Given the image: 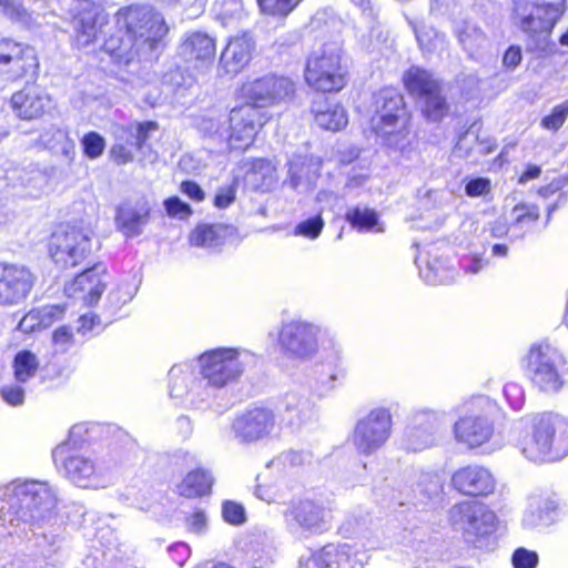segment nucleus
Masks as SVG:
<instances>
[{
  "label": "nucleus",
  "instance_id": "1",
  "mask_svg": "<svg viewBox=\"0 0 568 568\" xmlns=\"http://www.w3.org/2000/svg\"><path fill=\"white\" fill-rule=\"evenodd\" d=\"M57 503V493L48 481L16 479L0 485V541L30 528L41 556L53 567L62 566L70 545Z\"/></svg>",
  "mask_w": 568,
  "mask_h": 568
},
{
  "label": "nucleus",
  "instance_id": "2",
  "mask_svg": "<svg viewBox=\"0 0 568 568\" xmlns=\"http://www.w3.org/2000/svg\"><path fill=\"white\" fill-rule=\"evenodd\" d=\"M237 95L243 102L230 110L227 142L232 149L245 151L272 119L264 109L293 100L296 83L271 72L244 80L237 88Z\"/></svg>",
  "mask_w": 568,
  "mask_h": 568
},
{
  "label": "nucleus",
  "instance_id": "3",
  "mask_svg": "<svg viewBox=\"0 0 568 568\" xmlns=\"http://www.w3.org/2000/svg\"><path fill=\"white\" fill-rule=\"evenodd\" d=\"M116 23L121 30L125 29V38L119 40V45L111 38L104 47L112 55L125 62L153 51L168 32L163 17L150 6L120 9Z\"/></svg>",
  "mask_w": 568,
  "mask_h": 568
},
{
  "label": "nucleus",
  "instance_id": "4",
  "mask_svg": "<svg viewBox=\"0 0 568 568\" xmlns=\"http://www.w3.org/2000/svg\"><path fill=\"white\" fill-rule=\"evenodd\" d=\"M374 111L369 120L373 134L387 148L400 152L413 148L414 113L404 94L396 88L381 89L374 97Z\"/></svg>",
  "mask_w": 568,
  "mask_h": 568
},
{
  "label": "nucleus",
  "instance_id": "5",
  "mask_svg": "<svg viewBox=\"0 0 568 568\" xmlns=\"http://www.w3.org/2000/svg\"><path fill=\"white\" fill-rule=\"evenodd\" d=\"M518 446L531 462H550L562 457L568 454V420L551 412L529 415Z\"/></svg>",
  "mask_w": 568,
  "mask_h": 568
},
{
  "label": "nucleus",
  "instance_id": "6",
  "mask_svg": "<svg viewBox=\"0 0 568 568\" xmlns=\"http://www.w3.org/2000/svg\"><path fill=\"white\" fill-rule=\"evenodd\" d=\"M405 91L418 105L426 123L439 124L452 116L453 110L443 82L429 70L412 65L402 75Z\"/></svg>",
  "mask_w": 568,
  "mask_h": 568
},
{
  "label": "nucleus",
  "instance_id": "7",
  "mask_svg": "<svg viewBox=\"0 0 568 568\" xmlns=\"http://www.w3.org/2000/svg\"><path fill=\"white\" fill-rule=\"evenodd\" d=\"M303 79L316 93L335 94L346 89L349 83V71L341 50L321 48L308 53Z\"/></svg>",
  "mask_w": 568,
  "mask_h": 568
},
{
  "label": "nucleus",
  "instance_id": "8",
  "mask_svg": "<svg viewBox=\"0 0 568 568\" xmlns=\"http://www.w3.org/2000/svg\"><path fill=\"white\" fill-rule=\"evenodd\" d=\"M566 361L562 354L550 344H532L525 356L528 378L542 392H556L564 384Z\"/></svg>",
  "mask_w": 568,
  "mask_h": 568
},
{
  "label": "nucleus",
  "instance_id": "9",
  "mask_svg": "<svg viewBox=\"0 0 568 568\" xmlns=\"http://www.w3.org/2000/svg\"><path fill=\"white\" fill-rule=\"evenodd\" d=\"M55 467L74 485L82 488L105 487L106 468L95 458L79 452H69V444H60L52 452Z\"/></svg>",
  "mask_w": 568,
  "mask_h": 568
},
{
  "label": "nucleus",
  "instance_id": "10",
  "mask_svg": "<svg viewBox=\"0 0 568 568\" xmlns=\"http://www.w3.org/2000/svg\"><path fill=\"white\" fill-rule=\"evenodd\" d=\"M568 9V0H538L531 10L519 14L516 26L536 48L548 43L557 23Z\"/></svg>",
  "mask_w": 568,
  "mask_h": 568
},
{
  "label": "nucleus",
  "instance_id": "11",
  "mask_svg": "<svg viewBox=\"0 0 568 568\" xmlns=\"http://www.w3.org/2000/svg\"><path fill=\"white\" fill-rule=\"evenodd\" d=\"M92 232L75 225L55 230L49 241V253L61 267H72L83 262L92 250Z\"/></svg>",
  "mask_w": 568,
  "mask_h": 568
},
{
  "label": "nucleus",
  "instance_id": "12",
  "mask_svg": "<svg viewBox=\"0 0 568 568\" xmlns=\"http://www.w3.org/2000/svg\"><path fill=\"white\" fill-rule=\"evenodd\" d=\"M392 428L390 410L386 407H375L356 422L352 443L358 454L369 456L387 443Z\"/></svg>",
  "mask_w": 568,
  "mask_h": 568
},
{
  "label": "nucleus",
  "instance_id": "13",
  "mask_svg": "<svg viewBox=\"0 0 568 568\" xmlns=\"http://www.w3.org/2000/svg\"><path fill=\"white\" fill-rule=\"evenodd\" d=\"M201 376L207 384L221 388L239 379L244 372L236 348L219 347L206 351L199 356Z\"/></svg>",
  "mask_w": 568,
  "mask_h": 568
},
{
  "label": "nucleus",
  "instance_id": "14",
  "mask_svg": "<svg viewBox=\"0 0 568 568\" xmlns=\"http://www.w3.org/2000/svg\"><path fill=\"white\" fill-rule=\"evenodd\" d=\"M37 282V275L26 265L0 262V306L24 302Z\"/></svg>",
  "mask_w": 568,
  "mask_h": 568
},
{
  "label": "nucleus",
  "instance_id": "15",
  "mask_svg": "<svg viewBox=\"0 0 568 568\" xmlns=\"http://www.w3.org/2000/svg\"><path fill=\"white\" fill-rule=\"evenodd\" d=\"M277 345L284 358L305 359L317 351L315 329L300 321L285 323L280 328Z\"/></svg>",
  "mask_w": 568,
  "mask_h": 568
},
{
  "label": "nucleus",
  "instance_id": "16",
  "mask_svg": "<svg viewBox=\"0 0 568 568\" xmlns=\"http://www.w3.org/2000/svg\"><path fill=\"white\" fill-rule=\"evenodd\" d=\"M494 433L493 423L477 405H469L454 424V435L458 443L476 448L487 443Z\"/></svg>",
  "mask_w": 568,
  "mask_h": 568
},
{
  "label": "nucleus",
  "instance_id": "17",
  "mask_svg": "<svg viewBox=\"0 0 568 568\" xmlns=\"http://www.w3.org/2000/svg\"><path fill=\"white\" fill-rule=\"evenodd\" d=\"M450 487L462 496L487 497L495 491L496 480L487 467L468 464L453 471Z\"/></svg>",
  "mask_w": 568,
  "mask_h": 568
},
{
  "label": "nucleus",
  "instance_id": "18",
  "mask_svg": "<svg viewBox=\"0 0 568 568\" xmlns=\"http://www.w3.org/2000/svg\"><path fill=\"white\" fill-rule=\"evenodd\" d=\"M38 68L34 51L10 40L0 42V79L16 81Z\"/></svg>",
  "mask_w": 568,
  "mask_h": 568
},
{
  "label": "nucleus",
  "instance_id": "19",
  "mask_svg": "<svg viewBox=\"0 0 568 568\" xmlns=\"http://www.w3.org/2000/svg\"><path fill=\"white\" fill-rule=\"evenodd\" d=\"M182 55L187 70L201 72L213 64L216 57V42L205 32H192L182 42Z\"/></svg>",
  "mask_w": 568,
  "mask_h": 568
},
{
  "label": "nucleus",
  "instance_id": "20",
  "mask_svg": "<svg viewBox=\"0 0 568 568\" xmlns=\"http://www.w3.org/2000/svg\"><path fill=\"white\" fill-rule=\"evenodd\" d=\"M4 179L7 185L14 191L13 195L22 197H39L49 182L47 173L36 164L11 168Z\"/></svg>",
  "mask_w": 568,
  "mask_h": 568
},
{
  "label": "nucleus",
  "instance_id": "21",
  "mask_svg": "<svg viewBox=\"0 0 568 568\" xmlns=\"http://www.w3.org/2000/svg\"><path fill=\"white\" fill-rule=\"evenodd\" d=\"M104 272L105 267L102 264L85 270L65 285L67 295L82 300L87 305L98 303L104 291V284L101 280Z\"/></svg>",
  "mask_w": 568,
  "mask_h": 568
},
{
  "label": "nucleus",
  "instance_id": "22",
  "mask_svg": "<svg viewBox=\"0 0 568 568\" xmlns=\"http://www.w3.org/2000/svg\"><path fill=\"white\" fill-rule=\"evenodd\" d=\"M253 39L243 33L231 38L220 57V68L224 74L234 77L242 72L252 60Z\"/></svg>",
  "mask_w": 568,
  "mask_h": 568
},
{
  "label": "nucleus",
  "instance_id": "23",
  "mask_svg": "<svg viewBox=\"0 0 568 568\" xmlns=\"http://www.w3.org/2000/svg\"><path fill=\"white\" fill-rule=\"evenodd\" d=\"M439 429V418L434 413L416 415L404 434L407 450L418 452L432 446Z\"/></svg>",
  "mask_w": 568,
  "mask_h": 568
},
{
  "label": "nucleus",
  "instance_id": "24",
  "mask_svg": "<svg viewBox=\"0 0 568 568\" xmlns=\"http://www.w3.org/2000/svg\"><path fill=\"white\" fill-rule=\"evenodd\" d=\"M150 205L145 200L124 202L116 209L115 223L125 237L142 233L149 222Z\"/></svg>",
  "mask_w": 568,
  "mask_h": 568
},
{
  "label": "nucleus",
  "instance_id": "25",
  "mask_svg": "<svg viewBox=\"0 0 568 568\" xmlns=\"http://www.w3.org/2000/svg\"><path fill=\"white\" fill-rule=\"evenodd\" d=\"M11 105L20 119L33 120L51 108V99L37 87H27L12 95Z\"/></svg>",
  "mask_w": 568,
  "mask_h": 568
},
{
  "label": "nucleus",
  "instance_id": "26",
  "mask_svg": "<svg viewBox=\"0 0 568 568\" xmlns=\"http://www.w3.org/2000/svg\"><path fill=\"white\" fill-rule=\"evenodd\" d=\"M310 111L316 125L325 131L337 132L348 123V115L343 104L328 97L313 100Z\"/></svg>",
  "mask_w": 568,
  "mask_h": 568
},
{
  "label": "nucleus",
  "instance_id": "27",
  "mask_svg": "<svg viewBox=\"0 0 568 568\" xmlns=\"http://www.w3.org/2000/svg\"><path fill=\"white\" fill-rule=\"evenodd\" d=\"M273 426L274 418L271 410L256 407L236 419L235 430L242 440L253 442L268 434Z\"/></svg>",
  "mask_w": 568,
  "mask_h": 568
},
{
  "label": "nucleus",
  "instance_id": "28",
  "mask_svg": "<svg viewBox=\"0 0 568 568\" xmlns=\"http://www.w3.org/2000/svg\"><path fill=\"white\" fill-rule=\"evenodd\" d=\"M244 180L255 192H270L277 181L276 165L266 158L251 159L247 162Z\"/></svg>",
  "mask_w": 568,
  "mask_h": 568
},
{
  "label": "nucleus",
  "instance_id": "29",
  "mask_svg": "<svg viewBox=\"0 0 568 568\" xmlns=\"http://www.w3.org/2000/svg\"><path fill=\"white\" fill-rule=\"evenodd\" d=\"M285 516L304 529L315 530L326 523L327 511L325 507L317 501L303 499L293 504L285 513Z\"/></svg>",
  "mask_w": 568,
  "mask_h": 568
},
{
  "label": "nucleus",
  "instance_id": "30",
  "mask_svg": "<svg viewBox=\"0 0 568 568\" xmlns=\"http://www.w3.org/2000/svg\"><path fill=\"white\" fill-rule=\"evenodd\" d=\"M233 227L223 224H199L196 225L191 234L189 235V241L194 246H217L225 243V241L232 236Z\"/></svg>",
  "mask_w": 568,
  "mask_h": 568
},
{
  "label": "nucleus",
  "instance_id": "31",
  "mask_svg": "<svg viewBox=\"0 0 568 568\" xmlns=\"http://www.w3.org/2000/svg\"><path fill=\"white\" fill-rule=\"evenodd\" d=\"M159 130V124L154 121L134 122L128 125H114L113 136L121 141H129V145L135 150H142L146 141Z\"/></svg>",
  "mask_w": 568,
  "mask_h": 568
},
{
  "label": "nucleus",
  "instance_id": "32",
  "mask_svg": "<svg viewBox=\"0 0 568 568\" xmlns=\"http://www.w3.org/2000/svg\"><path fill=\"white\" fill-rule=\"evenodd\" d=\"M344 219L358 232H384V225L375 209L356 205L345 212Z\"/></svg>",
  "mask_w": 568,
  "mask_h": 568
},
{
  "label": "nucleus",
  "instance_id": "33",
  "mask_svg": "<svg viewBox=\"0 0 568 568\" xmlns=\"http://www.w3.org/2000/svg\"><path fill=\"white\" fill-rule=\"evenodd\" d=\"M40 142L44 148L61 154L68 162L73 161L75 143L65 130L52 125L41 133Z\"/></svg>",
  "mask_w": 568,
  "mask_h": 568
},
{
  "label": "nucleus",
  "instance_id": "34",
  "mask_svg": "<svg viewBox=\"0 0 568 568\" xmlns=\"http://www.w3.org/2000/svg\"><path fill=\"white\" fill-rule=\"evenodd\" d=\"M214 479L209 470L196 467L189 471L182 481L183 493L185 497L196 498L210 495L212 491Z\"/></svg>",
  "mask_w": 568,
  "mask_h": 568
},
{
  "label": "nucleus",
  "instance_id": "35",
  "mask_svg": "<svg viewBox=\"0 0 568 568\" xmlns=\"http://www.w3.org/2000/svg\"><path fill=\"white\" fill-rule=\"evenodd\" d=\"M98 17L92 12H84L73 21L75 41L78 47L85 48L98 39Z\"/></svg>",
  "mask_w": 568,
  "mask_h": 568
},
{
  "label": "nucleus",
  "instance_id": "36",
  "mask_svg": "<svg viewBox=\"0 0 568 568\" xmlns=\"http://www.w3.org/2000/svg\"><path fill=\"white\" fill-rule=\"evenodd\" d=\"M261 16L284 21L304 0H255Z\"/></svg>",
  "mask_w": 568,
  "mask_h": 568
},
{
  "label": "nucleus",
  "instance_id": "37",
  "mask_svg": "<svg viewBox=\"0 0 568 568\" xmlns=\"http://www.w3.org/2000/svg\"><path fill=\"white\" fill-rule=\"evenodd\" d=\"M39 367V361L31 351H20L13 359V373L18 383H26L32 378Z\"/></svg>",
  "mask_w": 568,
  "mask_h": 568
},
{
  "label": "nucleus",
  "instance_id": "38",
  "mask_svg": "<svg viewBox=\"0 0 568 568\" xmlns=\"http://www.w3.org/2000/svg\"><path fill=\"white\" fill-rule=\"evenodd\" d=\"M139 290L138 283L132 280L121 281L109 294L108 302L111 307L119 310L126 303L131 302Z\"/></svg>",
  "mask_w": 568,
  "mask_h": 568
},
{
  "label": "nucleus",
  "instance_id": "39",
  "mask_svg": "<svg viewBox=\"0 0 568 568\" xmlns=\"http://www.w3.org/2000/svg\"><path fill=\"white\" fill-rule=\"evenodd\" d=\"M0 14L23 26L32 21L31 13L23 6L22 0H0Z\"/></svg>",
  "mask_w": 568,
  "mask_h": 568
},
{
  "label": "nucleus",
  "instance_id": "40",
  "mask_svg": "<svg viewBox=\"0 0 568 568\" xmlns=\"http://www.w3.org/2000/svg\"><path fill=\"white\" fill-rule=\"evenodd\" d=\"M568 119V99L551 108L540 120V126L550 132H558Z\"/></svg>",
  "mask_w": 568,
  "mask_h": 568
},
{
  "label": "nucleus",
  "instance_id": "41",
  "mask_svg": "<svg viewBox=\"0 0 568 568\" xmlns=\"http://www.w3.org/2000/svg\"><path fill=\"white\" fill-rule=\"evenodd\" d=\"M513 225L530 226L538 222L540 210L536 204L518 203L511 210Z\"/></svg>",
  "mask_w": 568,
  "mask_h": 568
},
{
  "label": "nucleus",
  "instance_id": "42",
  "mask_svg": "<svg viewBox=\"0 0 568 568\" xmlns=\"http://www.w3.org/2000/svg\"><path fill=\"white\" fill-rule=\"evenodd\" d=\"M83 153L87 158L94 160L101 156L105 149V140L98 132L91 131L81 139Z\"/></svg>",
  "mask_w": 568,
  "mask_h": 568
},
{
  "label": "nucleus",
  "instance_id": "43",
  "mask_svg": "<svg viewBox=\"0 0 568 568\" xmlns=\"http://www.w3.org/2000/svg\"><path fill=\"white\" fill-rule=\"evenodd\" d=\"M336 545H326L312 556L314 568H338Z\"/></svg>",
  "mask_w": 568,
  "mask_h": 568
},
{
  "label": "nucleus",
  "instance_id": "44",
  "mask_svg": "<svg viewBox=\"0 0 568 568\" xmlns=\"http://www.w3.org/2000/svg\"><path fill=\"white\" fill-rule=\"evenodd\" d=\"M324 229V220L317 214L308 217L295 226L294 234L303 235L307 239L314 240L320 236Z\"/></svg>",
  "mask_w": 568,
  "mask_h": 568
},
{
  "label": "nucleus",
  "instance_id": "45",
  "mask_svg": "<svg viewBox=\"0 0 568 568\" xmlns=\"http://www.w3.org/2000/svg\"><path fill=\"white\" fill-rule=\"evenodd\" d=\"M222 516L227 524L234 526H240L246 521V514L243 505L233 500H225L222 504Z\"/></svg>",
  "mask_w": 568,
  "mask_h": 568
},
{
  "label": "nucleus",
  "instance_id": "46",
  "mask_svg": "<svg viewBox=\"0 0 568 568\" xmlns=\"http://www.w3.org/2000/svg\"><path fill=\"white\" fill-rule=\"evenodd\" d=\"M34 310L37 315H39L42 328H47L53 323L62 320L65 312V307L61 304L44 305Z\"/></svg>",
  "mask_w": 568,
  "mask_h": 568
},
{
  "label": "nucleus",
  "instance_id": "47",
  "mask_svg": "<svg viewBox=\"0 0 568 568\" xmlns=\"http://www.w3.org/2000/svg\"><path fill=\"white\" fill-rule=\"evenodd\" d=\"M237 185V180L234 179L231 184L219 187L213 199L214 206L226 209L233 204L236 200Z\"/></svg>",
  "mask_w": 568,
  "mask_h": 568
},
{
  "label": "nucleus",
  "instance_id": "48",
  "mask_svg": "<svg viewBox=\"0 0 568 568\" xmlns=\"http://www.w3.org/2000/svg\"><path fill=\"white\" fill-rule=\"evenodd\" d=\"M338 568H357L361 566L358 550L347 544L336 545Z\"/></svg>",
  "mask_w": 568,
  "mask_h": 568
},
{
  "label": "nucleus",
  "instance_id": "49",
  "mask_svg": "<svg viewBox=\"0 0 568 568\" xmlns=\"http://www.w3.org/2000/svg\"><path fill=\"white\" fill-rule=\"evenodd\" d=\"M511 562L514 568H536L538 555L536 551L520 547L513 552Z\"/></svg>",
  "mask_w": 568,
  "mask_h": 568
},
{
  "label": "nucleus",
  "instance_id": "50",
  "mask_svg": "<svg viewBox=\"0 0 568 568\" xmlns=\"http://www.w3.org/2000/svg\"><path fill=\"white\" fill-rule=\"evenodd\" d=\"M115 143L111 148V156L118 164H126L132 162L134 159L133 150L134 146L129 145V141H121L118 136H114Z\"/></svg>",
  "mask_w": 568,
  "mask_h": 568
},
{
  "label": "nucleus",
  "instance_id": "51",
  "mask_svg": "<svg viewBox=\"0 0 568 568\" xmlns=\"http://www.w3.org/2000/svg\"><path fill=\"white\" fill-rule=\"evenodd\" d=\"M491 191V182L488 178H474L466 182L465 193L469 197H478L489 194Z\"/></svg>",
  "mask_w": 568,
  "mask_h": 568
},
{
  "label": "nucleus",
  "instance_id": "52",
  "mask_svg": "<svg viewBox=\"0 0 568 568\" xmlns=\"http://www.w3.org/2000/svg\"><path fill=\"white\" fill-rule=\"evenodd\" d=\"M186 530L191 534H201L206 529L207 518L203 509L196 508L184 517Z\"/></svg>",
  "mask_w": 568,
  "mask_h": 568
},
{
  "label": "nucleus",
  "instance_id": "53",
  "mask_svg": "<svg viewBox=\"0 0 568 568\" xmlns=\"http://www.w3.org/2000/svg\"><path fill=\"white\" fill-rule=\"evenodd\" d=\"M0 393L3 400L11 406H19L24 402V389L20 385H6L1 388Z\"/></svg>",
  "mask_w": 568,
  "mask_h": 568
},
{
  "label": "nucleus",
  "instance_id": "54",
  "mask_svg": "<svg viewBox=\"0 0 568 568\" xmlns=\"http://www.w3.org/2000/svg\"><path fill=\"white\" fill-rule=\"evenodd\" d=\"M52 341L60 352H65L73 344V334L68 326H61L53 332Z\"/></svg>",
  "mask_w": 568,
  "mask_h": 568
},
{
  "label": "nucleus",
  "instance_id": "55",
  "mask_svg": "<svg viewBox=\"0 0 568 568\" xmlns=\"http://www.w3.org/2000/svg\"><path fill=\"white\" fill-rule=\"evenodd\" d=\"M17 215L14 200L0 193V225L8 224L13 221Z\"/></svg>",
  "mask_w": 568,
  "mask_h": 568
},
{
  "label": "nucleus",
  "instance_id": "56",
  "mask_svg": "<svg viewBox=\"0 0 568 568\" xmlns=\"http://www.w3.org/2000/svg\"><path fill=\"white\" fill-rule=\"evenodd\" d=\"M88 432L85 424H77L71 427L69 437L62 444H69V452H78L81 443L85 440L84 434Z\"/></svg>",
  "mask_w": 568,
  "mask_h": 568
},
{
  "label": "nucleus",
  "instance_id": "57",
  "mask_svg": "<svg viewBox=\"0 0 568 568\" xmlns=\"http://www.w3.org/2000/svg\"><path fill=\"white\" fill-rule=\"evenodd\" d=\"M18 329L26 334H31L43 329L39 320V315L34 308L28 312L19 322Z\"/></svg>",
  "mask_w": 568,
  "mask_h": 568
},
{
  "label": "nucleus",
  "instance_id": "58",
  "mask_svg": "<svg viewBox=\"0 0 568 568\" xmlns=\"http://www.w3.org/2000/svg\"><path fill=\"white\" fill-rule=\"evenodd\" d=\"M182 192L194 202H202L205 199V192L199 183L194 181H183L180 184Z\"/></svg>",
  "mask_w": 568,
  "mask_h": 568
},
{
  "label": "nucleus",
  "instance_id": "59",
  "mask_svg": "<svg viewBox=\"0 0 568 568\" xmlns=\"http://www.w3.org/2000/svg\"><path fill=\"white\" fill-rule=\"evenodd\" d=\"M488 232L493 239H503L509 232V224L505 220H495L489 223Z\"/></svg>",
  "mask_w": 568,
  "mask_h": 568
},
{
  "label": "nucleus",
  "instance_id": "60",
  "mask_svg": "<svg viewBox=\"0 0 568 568\" xmlns=\"http://www.w3.org/2000/svg\"><path fill=\"white\" fill-rule=\"evenodd\" d=\"M541 175V168L537 164H527L517 178L519 184H526L531 180H536Z\"/></svg>",
  "mask_w": 568,
  "mask_h": 568
},
{
  "label": "nucleus",
  "instance_id": "61",
  "mask_svg": "<svg viewBox=\"0 0 568 568\" xmlns=\"http://www.w3.org/2000/svg\"><path fill=\"white\" fill-rule=\"evenodd\" d=\"M504 64L509 68H516L521 62V50L518 45L509 47L503 57Z\"/></svg>",
  "mask_w": 568,
  "mask_h": 568
},
{
  "label": "nucleus",
  "instance_id": "62",
  "mask_svg": "<svg viewBox=\"0 0 568 568\" xmlns=\"http://www.w3.org/2000/svg\"><path fill=\"white\" fill-rule=\"evenodd\" d=\"M99 324V317L94 314H84L79 318V327L78 331L85 335L93 331L95 325Z\"/></svg>",
  "mask_w": 568,
  "mask_h": 568
},
{
  "label": "nucleus",
  "instance_id": "63",
  "mask_svg": "<svg viewBox=\"0 0 568 568\" xmlns=\"http://www.w3.org/2000/svg\"><path fill=\"white\" fill-rule=\"evenodd\" d=\"M484 260L477 255H474L471 257V263L466 266L465 271L466 273H471V274H475V273H478L483 267H484Z\"/></svg>",
  "mask_w": 568,
  "mask_h": 568
},
{
  "label": "nucleus",
  "instance_id": "64",
  "mask_svg": "<svg viewBox=\"0 0 568 568\" xmlns=\"http://www.w3.org/2000/svg\"><path fill=\"white\" fill-rule=\"evenodd\" d=\"M165 210L169 216L175 217L178 216V196H171L165 202Z\"/></svg>",
  "mask_w": 568,
  "mask_h": 568
}]
</instances>
